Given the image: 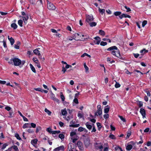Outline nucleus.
Instances as JSON below:
<instances>
[{
	"mask_svg": "<svg viewBox=\"0 0 151 151\" xmlns=\"http://www.w3.org/2000/svg\"><path fill=\"white\" fill-rule=\"evenodd\" d=\"M30 3L32 4H35V0H29Z\"/></svg>",
	"mask_w": 151,
	"mask_h": 151,
	"instance_id": "nucleus-51",
	"label": "nucleus"
},
{
	"mask_svg": "<svg viewBox=\"0 0 151 151\" xmlns=\"http://www.w3.org/2000/svg\"><path fill=\"white\" fill-rule=\"evenodd\" d=\"M22 17L23 20L24 21V23L26 24L27 23V20L29 19V16L28 14L26 15L23 16Z\"/></svg>",
	"mask_w": 151,
	"mask_h": 151,
	"instance_id": "nucleus-10",
	"label": "nucleus"
},
{
	"mask_svg": "<svg viewBox=\"0 0 151 151\" xmlns=\"http://www.w3.org/2000/svg\"><path fill=\"white\" fill-rule=\"evenodd\" d=\"M37 140L36 139H32L31 141V143L32 145H34L37 144Z\"/></svg>",
	"mask_w": 151,
	"mask_h": 151,
	"instance_id": "nucleus-28",
	"label": "nucleus"
},
{
	"mask_svg": "<svg viewBox=\"0 0 151 151\" xmlns=\"http://www.w3.org/2000/svg\"><path fill=\"white\" fill-rule=\"evenodd\" d=\"M27 132L30 133H33L34 132V131L32 129H28L27 130Z\"/></svg>",
	"mask_w": 151,
	"mask_h": 151,
	"instance_id": "nucleus-50",
	"label": "nucleus"
},
{
	"mask_svg": "<svg viewBox=\"0 0 151 151\" xmlns=\"http://www.w3.org/2000/svg\"><path fill=\"white\" fill-rule=\"evenodd\" d=\"M84 66L85 69L86 71V72H87L88 71L89 69L88 67L86 66V63H84Z\"/></svg>",
	"mask_w": 151,
	"mask_h": 151,
	"instance_id": "nucleus-41",
	"label": "nucleus"
},
{
	"mask_svg": "<svg viewBox=\"0 0 151 151\" xmlns=\"http://www.w3.org/2000/svg\"><path fill=\"white\" fill-rule=\"evenodd\" d=\"M64 149V147L63 146H61L59 147L54 150H63Z\"/></svg>",
	"mask_w": 151,
	"mask_h": 151,
	"instance_id": "nucleus-18",
	"label": "nucleus"
},
{
	"mask_svg": "<svg viewBox=\"0 0 151 151\" xmlns=\"http://www.w3.org/2000/svg\"><path fill=\"white\" fill-rule=\"evenodd\" d=\"M94 39L95 40L94 41V43L95 44L99 45L101 41L100 38L99 37L97 36L95 37Z\"/></svg>",
	"mask_w": 151,
	"mask_h": 151,
	"instance_id": "nucleus-6",
	"label": "nucleus"
},
{
	"mask_svg": "<svg viewBox=\"0 0 151 151\" xmlns=\"http://www.w3.org/2000/svg\"><path fill=\"white\" fill-rule=\"evenodd\" d=\"M15 136L17 139L19 140H21V138L19 137V136L18 134H16Z\"/></svg>",
	"mask_w": 151,
	"mask_h": 151,
	"instance_id": "nucleus-45",
	"label": "nucleus"
},
{
	"mask_svg": "<svg viewBox=\"0 0 151 151\" xmlns=\"http://www.w3.org/2000/svg\"><path fill=\"white\" fill-rule=\"evenodd\" d=\"M7 146V145L6 143L4 144L2 146L1 148L2 150H4L6 147Z\"/></svg>",
	"mask_w": 151,
	"mask_h": 151,
	"instance_id": "nucleus-49",
	"label": "nucleus"
},
{
	"mask_svg": "<svg viewBox=\"0 0 151 151\" xmlns=\"http://www.w3.org/2000/svg\"><path fill=\"white\" fill-rule=\"evenodd\" d=\"M73 101L76 104H78V100L77 98H75L73 100Z\"/></svg>",
	"mask_w": 151,
	"mask_h": 151,
	"instance_id": "nucleus-53",
	"label": "nucleus"
},
{
	"mask_svg": "<svg viewBox=\"0 0 151 151\" xmlns=\"http://www.w3.org/2000/svg\"><path fill=\"white\" fill-rule=\"evenodd\" d=\"M46 131L50 133H52L53 131H52V129L50 127L47 128V129Z\"/></svg>",
	"mask_w": 151,
	"mask_h": 151,
	"instance_id": "nucleus-36",
	"label": "nucleus"
},
{
	"mask_svg": "<svg viewBox=\"0 0 151 151\" xmlns=\"http://www.w3.org/2000/svg\"><path fill=\"white\" fill-rule=\"evenodd\" d=\"M64 137V135L63 134H60L59 135V137L61 139H63Z\"/></svg>",
	"mask_w": 151,
	"mask_h": 151,
	"instance_id": "nucleus-40",
	"label": "nucleus"
},
{
	"mask_svg": "<svg viewBox=\"0 0 151 151\" xmlns=\"http://www.w3.org/2000/svg\"><path fill=\"white\" fill-rule=\"evenodd\" d=\"M32 60L36 64L38 63V60L36 58H33Z\"/></svg>",
	"mask_w": 151,
	"mask_h": 151,
	"instance_id": "nucleus-54",
	"label": "nucleus"
},
{
	"mask_svg": "<svg viewBox=\"0 0 151 151\" xmlns=\"http://www.w3.org/2000/svg\"><path fill=\"white\" fill-rule=\"evenodd\" d=\"M140 112L143 118L145 117L146 113L145 109L143 108H141L140 109Z\"/></svg>",
	"mask_w": 151,
	"mask_h": 151,
	"instance_id": "nucleus-9",
	"label": "nucleus"
},
{
	"mask_svg": "<svg viewBox=\"0 0 151 151\" xmlns=\"http://www.w3.org/2000/svg\"><path fill=\"white\" fill-rule=\"evenodd\" d=\"M109 137L112 139H116V138L114 136V135L111 134H110V135L109 136Z\"/></svg>",
	"mask_w": 151,
	"mask_h": 151,
	"instance_id": "nucleus-47",
	"label": "nucleus"
},
{
	"mask_svg": "<svg viewBox=\"0 0 151 151\" xmlns=\"http://www.w3.org/2000/svg\"><path fill=\"white\" fill-rule=\"evenodd\" d=\"M77 145L80 150H82L83 149L82 144L80 141H79L78 142Z\"/></svg>",
	"mask_w": 151,
	"mask_h": 151,
	"instance_id": "nucleus-12",
	"label": "nucleus"
},
{
	"mask_svg": "<svg viewBox=\"0 0 151 151\" xmlns=\"http://www.w3.org/2000/svg\"><path fill=\"white\" fill-rule=\"evenodd\" d=\"M85 56H87L89 58L91 57V56L90 55L87 54V53H85L83 54L81 56V57H84Z\"/></svg>",
	"mask_w": 151,
	"mask_h": 151,
	"instance_id": "nucleus-37",
	"label": "nucleus"
},
{
	"mask_svg": "<svg viewBox=\"0 0 151 151\" xmlns=\"http://www.w3.org/2000/svg\"><path fill=\"white\" fill-rule=\"evenodd\" d=\"M120 85L116 81V84L115 85V87L116 88H119L120 87Z\"/></svg>",
	"mask_w": 151,
	"mask_h": 151,
	"instance_id": "nucleus-39",
	"label": "nucleus"
},
{
	"mask_svg": "<svg viewBox=\"0 0 151 151\" xmlns=\"http://www.w3.org/2000/svg\"><path fill=\"white\" fill-rule=\"evenodd\" d=\"M41 129V127L40 126H38L37 127L36 129V133H37Z\"/></svg>",
	"mask_w": 151,
	"mask_h": 151,
	"instance_id": "nucleus-43",
	"label": "nucleus"
},
{
	"mask_svg": "<svg viewBox=\"0 0 151 151\" xmlns=\"http://www.w3.org/2000/svg\"><path fill=\"white\" fill-rule=\"evenodd\" d=\"M22 20H19L18 21V24L21 27H22Z\"/></svg>",
	"mask_w": 151,
	"mask_h": 151,
	"instance_id": "nucleus-35",
	"label": "nucleus"
},
{
	"mask_svg": "<svg viewBox=\"0 0 151 151\" xmlns=\"http://www.w3.org/2000/svg\"><path fill=\"white\" fill-rule=\"evenodd\" d=\"M148 50H146L145 49H143L142 50H141L140 53L142 54H144L148 52Z\"/></svg>",
	"mask_w": 151,
	"mask_h": 151,
	"instance_id": "nucleus-27",
	"label": "nucleus"
},
{
	"mask_svg": "<svg viewBox=\"0 0 151 151\" xmlns=\"http://www.w3.org/2000/svg\"><path fill=\"white\" fill-rule=\"evenodd\" d=\"M50 97L51 99L55 101L57 103H59V100L57 98H56L54 96V94L52 93H51Z\"/></svg>",
	"mask_w": 151,
	"mask_h": 151,
	"instance_id": "nucleus-8",
	"label": "nucleus"
},
{
	"mask_svg": "<svg viewBox=\"0 0 151 151\" xmlns=\"http://www.w3.org/2000/svg\"><path fill=\"white\" fill-rule=\"evenodd\" d=\"M147 23V21L146 20L144 21L142 23V27H144L145 25Z\"/></svg>",
	"mask_w": 151,
	"mask_h": 151,
	"instance_id": "nucleus-48",
	"label": "nucleus"
},
{
	"mask_svg": "<svg viewBox=\"0 0 151 151\" xmlns=\"http://www.w3.org/2000/svg\"><path fill=\"white\" fill-rule=\"evenodd\" d=\"M40 49V48H38V49H36L34 50H33V52L34 54L37 55H40V51L39 50V49Z\"/></svg>",
	"mask_w": 151,
	"mask_h": 151,
	"instance_id": "nucleus-11",
	"label": "nucleus"
},
{
	"mask_svg": "<svg viewBox=\"0 0 151 151\" xmlns=\"http://www.w3.org/2000/svg\"><path fill=\"white\" fill-rule=\"evenodd\" d=\"M124 7L127 10L126 11L127 12H129L131 11L130 8L129 7H128L127 6H125Z\"/></svg>",
	"mask_w": 151,
	"mask_h": 151,
	"instance_id": "nucleus-57",
	"label": "nucleus"
},
{
	"mask_svg": "<svg viewBox=\"0 0 151 151\" xmlns=\"http://www.w3.org/2000/svg\"><path fill=\"white\" fill-rule=\"evenodd\" d=\"M86 125L87 128L89 129H91L92 128V126L89 124V123L88 122H87L86 124Z\"/></svg>",
	"mask_w": 151,
	"mask_h": 151,
	"instance_id": "nucleus-25",
	"label": "nucleus"
},
{
	"mask_svg": "<svg viewBox=\"0 0 151 151\" xmlns=\"http://www.w3.org/2000/svg\"><path fill=\"white\" fill-rule=\"evenodd\" d=\"M116 50V51L113 50L112 51L111 53L114 55H115V56L116 57V55L117 54V53L116 52L118 51V50H119L117 49V48L116 46H114L111 47H110L109 48L107 49L108 50Z\"/></svg>",
	"mask_w": 151,
	"mask_h": 151,
	"instance_id": "nucleus-2",
	"label": "nucleus"
},
{
	"mask_svg": "<svg viewBox=\"0 0 151 151\" xmlns=\"http://www.w3.org/2000/svg\"><path fill=\"white\" fill-rule=\"evenodd\" d=\"M118 116L121 119L123 122H126L125 119L123 118L122 116Z\"/></svg>",
	"mask_w": 151,
	"mask_h": 151,
	"instance_id": "nucleus-44",
	"label": "nucleus"
},
{
	"mask_svg": "<svg viewBox=\"0 0 151 151\" xmlns=\"http://www.w3.org/2000/svg\"><path fill=\"white\" fill-rule=\"evenodd\" d=\"M76 132H72L70 133V136L71 137H73V136L76 135Z\"/></svg>",
	"mask_w": 151,
	"mask_h": 151,
	"instance_id": "nucleus-55",
	"label": "nucleus"
},
{
	"mask_svg": "<svg viewBox=\"0 0 151 151\" xmlns=\"http://www.w3.org/2000/svg\"><path fill=\"white\" fill-rule=\"evenodd\" d=\"M62 114L63 115H65L67 113L66 109L61 110Z\"/></svg>",
	"mask_w": 151,
	"mask_h": 151,
	"instance_id": "nucleus-24",
	"label": "nucleus"
},
{
	"mask_svg": "<svg viewBox=\"0 0 151 151\" xmlns=\"http://www.w3.org/2000/svg\"><path fill=\"white\" fill-rule=\"evenodd\" d=\"M80 126V124H71L69 125V127H79Z\"/></svg>",
	"mask_w": 151,
	"mask_h": 151,
	"instance_id": "nucleus-31",
	"label": "nucleus"
},
{
	"mask_svg": "<svg viewBox=\"0 0 151 151\" xmlns=\"http://www.w3.org/2000/svg\"><path fill=\"white\" fill-rule=\"evenodd\" d=\"M107 45V43L106 42H104L103 41H102L100 43V45L102 46H105Z\"/></svg>",
	"mask_w": 151,
	"mask_h": 151,
	"instance_id": "nucleus-42",
	"label": "nucleus"
},
{
	"mask_svg": "<svg viewBox=\"0 0 151 151\" xmlns=\"http://www.w3.org/2000/svg\"><path fill=\"white\" fill-rule=\"evenodd\" d=\"M22 127L24 129H25L27 128H31V127L30 126V124H29L25 123L23 125Z\"/></svg>",
	"mask_w": 151,
	"mask_h": 151,
	"instance_id": "nucleus-17",
	"label": "nucleus"
},
{
	"mask_svg": "<svg viewBox=\"0 0 151 151\" xmlns=\"http://www.w3.org/2000/svg\"><path fill=\"white\" fill-rule=\"evenodd\" d=\"M14 46V47L16 49H18L19 48V45H15Z\"/></svg>",
	"mask_w": 151,
	"mask_h": 151,
	"instance_id": "nucleus-61",
	"label": "nucleus"
},
{
	"mask_svg": "<svg viewBox=\"0 0 151 151\" xmlns=\"http://www.w3.org/2000/svg\"><path fill=\"white\" fill-rule=\"evenodd\" d=\"M13 113L12 111H11L10 112H9V117L12 118L13 117Z\"/></svg>",
	"mask_w": 151,
	"mask_h": 151,
	"instance_id": "nucleus-56",
	"label": "nucleus"
},
{
	"mask_svg": "<svg viewBox=\"0 0 151 151\" xmlns=\"http://www.w3.org/2000/svg\"><path fill=\"white\" fill-rule=\"evenodd\" d=\"M47 8L49 10H53L55 9L56 7L52 3L48 1Z\"/></svg>",
	"mask_w": 151,
	"mask_h": 151,
	"instance_id": "nucleus-4",
	"label": "nucleus"
},
{
	"mask_svg": "<svg viewBox=\"0 0 151 151\" xmlns=\"http://www.w3.org/2000/svg\"><path fill=\"white\" fill-rule=\"evenodd\" d=\"M97 113L99 115H100L102 113V109H97L96 113H95V115L98 116Z\"/></svg>",
	"mask_w": 151,
	"mask_h": 151,
	"instance_id": "nucleus-16",
	"label": "nucleus"
},
{
	"mask_svg": "<svg viewBox=\"0 0 151 151\" xmlns=\"http://www.w3.org/2000/svg\"><path fill=\"white\" fill-rule=\"evenodd\" d=\"M111 129L112 130L114 131L115 129V128L114 127H113L112 125H110Z\"/></svg>",
	"mask_w": 151,
	"mask_h": 151,
	"instance_id": "nucleus-62",
	"label": "nucleus"
},
{
	"mask_svg": "<svg viewBox=\"0 0 151 151\" xmlns=\"http://www.w3.org/2000/svg\"><path fill=\"white\" fill-rule=\"evenodd\" d=\"M88 24H89L90 26L91 27L95 26L96 25V23L94 22H90V23H88Z\"/></svg>",
	"mask_w": 151,
	"mask_h": 151,
	"instance_id": "nucleus-20",
	"label": "nucleus"
},
{
	"mask_svg": "<svg viewBox=\"0 0 151 151\" xmlns=\"http://www.w3.org/2000/svg\"><path fill=\"white\" fill-rule=\"evenodd\" d=\"M106 108L104 109V112L106 113H108L110 107L109 105L106 106Z\"/></svg>",
	"mask_w": 151,
	"mask_h": 151,
	"instance_id": "nucleus-14",
	"label": "nucleus"
},
{
	"mask_svg": "<svg viewBox=\"0 0 151 151\" xmlns=\"http://www.w3.org/2000/svg\"><path fill=\"white\" fill-rule=\"evenodd\" d=\"M60 132V131H52V134H59Z\"/></svg>",
	"mask_w": 151,
	"mask_h": 151,
	"instance_id": "nucleus-46",
	"label": "nucleus"
},
{
	"mask_svg": "<svg viewBox=\"0 0 151 151\" xmlns=\"http://www.w3.org/2000/svg\"><path fill=\"white\" fill-rule=\"evenodd\" d=\"M81 36L80 35V34L78 33L75 34L74 35L72 36L71 38H73L76 40H80Z\"/></svg>",
	"mask_w": 151,
	"mask_h": 151,
	"instance_id": "nucleus-5",
	"label": "nucleus"
},
{
	"mask_svg": "<svg viewBox=\"0 0 151 151\" xmlns=\"http://www.w3.org/2000/svg\"><path fill=\"white\" fill-rule=\"evenodd\" d=\"M14 65L18 66L21 64V61L19 59L17 58H14L12 60Z\"/></svg>",
	"mask_w": 151,
	"mask_h": 151,
	"instance_id": "nucleus-3",
	"label": "nucleus"
},
{
	"mask_svg": "<svg viewBox=\"0 0 151 151\" xmlns=\"http://www.w3.org/2000/svg\"><path fill=\"white\" fill-rule=\"evenodd\" d=\"M131 132H128L127 133V138H129V137L131 135Z\"/></svg>",
	"mask_w": 151,
	"mask_h": 151,
	"instance_id": "nucleus-59",
	"label": "nucleus"
},
{
	"mask_svg": "<svg viewBox=\"0 0 151 151\" xmlns=\"http://www.w3.org/2000/svg\"><path fill=\"white\" fill-rule=\"evenodd\" d=\"M39 56V58L41 60H42V61H44L45 60V58L44 57H42L41 55H40Z\"/></svg>",
	"mask_w": 151,
	"mask_h": 151,
	"instance_id": "nucleus-52",
	"label": "nucleus"
},
{
	"mask_svg": "<svg viewBox=\"0 0 151 151\" xmlns=\"http://www.w3.org/2000/svg\"><path fill=\"white\" fill-rule=\"evenodd\" d=\"M138 104H139V107H140L142 106V105H143L141 101H139Z\"/></svg>",
	"mask_w": 151,
	"mask_h": 151,
	"instance_id": "nucleus-60",
	"label": "nucleus"
},
{
	"mask_svg": "<svg viewBox=\"0 0 151 151\" xmlns=\"http://www.w3.org/2000/svg\"><path fill=\"white\" fill-rule=\"evenodd\" d=\"M132 148V146L131 145H128L126 149L127 150H130Z\"/></svg>",
	"mask_w": 151,
	"mask_h": 151,
	"instance_id": "nucleus-32",
	"label": "nucleus"
},
{
	"mask_svg": "<svg viewBox=\"0 0 151 151\" xmlns=\"http://www.w3.org/2000/svg\"><path fill=\"white\" fill-rule=\"evenodd\" d=\"M119 17L121 19H122L123 17H125V18L128 17L129 18H130L131 16L128 15L123 14L122 15L119 16Z\"/></svg>",
	"mask_w": 151,
	"mask_h": 151,
	"instance_id": "nucleus-13",
	"label": "nucleus"
},
{
	"mask_svg": "<svg viewBox=\"0 0 151 151\" xmlns=\"http://www.w3.org/2000/svg\"><path fill=\"white\" fill-rule=\"evenodd\" d=\"M116 53H117V54L116 55V57H117L119 58L122 59V60H124L125 58L122 57L121 56L119 50H118V51L116 52Z\"/></svg>",
	"mask_w": 151,
	"mask_h": 151,
	"instance_id": "nucleus-15",
	"label": "nucleus"
},
{
	"mask_svg": "<svg viewBox=\"0 0 151 151\" xmlns=\"http://www.w3.org/2000/svg\"><path fill=\"white\" fill-rule=\"evenodd\" d=\"M94 18L92 15H86V22L88 23L93 20Z\"/></svg>",
	"mask_w": 151,
	"mask_h": 151,
	"instance_id": "nucleus-1",
	"label": "nucleus"
},
{
	"mask_svg": "<svg viewBox=\"0 0 151 151\" xmlns=\"http://www.w3.org/2000/svg\"><path fill=\"white\" fill-rule=\"evenodd\" d=\"M10 39L9 40L11 44L12 45L14 42V40L12 37H11Z\"/></svg>",
	"mask_w": 151,
	"mask_h": 151,
	"instance_id": "nucleus-33",
	"label": "nucleus"
},
{
	"mask_svg": "<svg viewBox=\"0 0 151 151\" xmlns=\"http://www.w3.org/2000/svg\"><path fill=\"white\" fill-rule=\"evenodd\" d=\"M29 65H30L31 69V70H32V71L34 73H36V70L35 69V68L33 67V65L31 64H30Z\"/></svg>",
	"mask_w": 151,
	"mask_h": 151,
	"instance_id": "nucleus-23",
	"label": "nucleus"
},
{
	"mask_svg": "<svg viewBox=\"0 0 151 151\" xmlns=\"http://www.w3.org/2000/svg\"><path fill=\"white\" fill-rule=\"evenodd\" d=\"M99 34L101 35L104 36L105 35V32L103 30L101 29L99 30Z\"/></svg>",
	"mask_w": 151,
	"mask_h": 151,
	"instance_id": "nucleus-22",
	"label": "nucleus"
},
{
	"mask_svg": "<svg viewBox=\"0 0 151 151\" xmlns=\"http://www.w3.org/2000/svg\"><path fill=\"white\" fill-rule=\"evenodd\" d=\"M84 130H85L86 132H87L86 130L84 128H83L82 127H80L78 129V131L80 132Z\"/></svg>",
	"mask_w": 151,
	"mask_h": 151,
	"instance_id": "nucleus-34",
	"label": "nucleus"
},
{
	"mask_svg": "<svg viewBox=\"0 0 151 151\" xmlns=\"http://www.w3.org/2000/svg\"><path fill=\"white\" fill-rule=\"evenodd\" d=\"M31 127H32L33 128H35L36 127V125L35 124H34V123H31Z\"/></svg>",
	"mask_w": 151,
	"mask_h": 151,
	"instance_id": "nucleus-58",
	"label": "nucleus"
},
{
	"mask_svg": "<svg viewBox=\"0 0 151 151\" xmlns=\"http://www.w3.org/2000/svg\"><path fill=\"white\" fill-rule=\"evenodd\" d=\"M99 11L101 14H103L105 12V10L104 9H101L100 8L99 9Z\"/></svg>",
	"mask_w": 151,
	"mask_h": 151,
	"instance_id": "nucleus-26",
	"label": "nucleus"
},
{
	"mask_svg": "<svg viewBox=\"0 0 151 151\" xmlns=\"http://www.w3.org/2000/svg\"><path fill=\"white\" fill-rule=\"evenodd\" d=\"M121 12H116L114 13V15L116 16H120L121 14Z\"/></svg>",
	"mask_w": 151,
	"mask_h": 151,
	"instance_id": "nucleus-30",
	"label": "nucleus"
},
{
	"mask_svg": "<svg viewBox=\"0 0 151 151\" xmlns=\"http://www.w3.org/2000/svg\"><path fill=\"white\" fill-rule=\"evenodd\" d=\"M84 142L86 146V147H88L90 144V139L88 138H85Z\"/></svg>",
	"mask_w": 151,
	"mask_h": 151,
	"instance_id": "nucleus-7",
	"label": "nucleus"
},
{
	"mask_svg": "<svg viewBox=\"0 0 151 151\" xmlns=\"http://www.w3.org/2000/svg\"><path fill=\"white\" fill-rule=\"evenodd\" d=\"M61 95H60V97L61 98V99L62 101H64L65 100V97L63 95V93L62 92L60 93Z\"/></svg>",
	"mask_w": 151,
	"mask_h": 151,
	"instance_id": "nucleus-38",
	"label": "nucleus"
},
{
	"mask_svg": "<svg viewBox=\"0 0 151 151\" xmlns=\"http://www.w3.org/2000/svg\"><path fill=\"white\" fill-rule=\"evenodd\" d=\"M109 115L108 114H105L104 115V117L105 119H107L109 117Z\"/></svg>",
	"mask_w": 151,
	"mask_h": 151,
	"instance_id": "nucleus-63",
	"label": "nucleus"
},
{
	"mask_svg": "<svg viewBox=\"0 0 151 151\" xmlns=\"http://www.w3.org/2000/svg\"><path fill=\"white\" fill-rule=\"evenodd\" d=\"M11 27L13 28L14 29H16L17 27V26L16 24L13 23L11 24Z\"/></svg>",
	"mask_w": 151,
	"mask_h": 151,
	"instance_id": "nucleus-19",
	"label": "nucleus"
},
{
	"mask_svg": "<svg viewBox=\"0 0 151 151\" xmlns=\"http://www.w3.org/2000/svg\"><path fill=\"white\" fill-rule=\"evenodd\" d=\"M45 112L47 113L49 115H50L51 114V112L49 110L47 109V108H45Z\"/></svg>",
	"mask_w": 151,
	"mask_h": 151,
	"instance_id": "nucleus-29",
	"label": "nucleus"
},
{
	"mask_svg": "<svg viewBox=\"0 0 151 151\" xmlns=\"http://www.w3.org/2000/svg\"><path fill=\"white\" fill-rule=\"evenodd\" d=\"M3 45L4 46V47L5 48L6 47H7L6 42L5 41H4V40L3 41Z\"/></svg>",
	"mask_w": 151,
	"mask_h": 151,
	"instance_id": "nucleus-64",
	"label": "nucleus"
},
{
	"mask_svg": "<svg viewBox=\"0 0 151 151\" xmlns=\"http://www.w3.org/2000/svg\"><path fill=\"white\" fill-rule=\"evenodd\" d=\"M10 148H11V150L12 148H13L15 151H19L16 145H14L12 146V147Z\"/></svg>",
	"mask_w": 151,
	"mask_h": 151,
	"instance_id": "nucleus-21",
	"label": "nucleus"
}]
</instances>
